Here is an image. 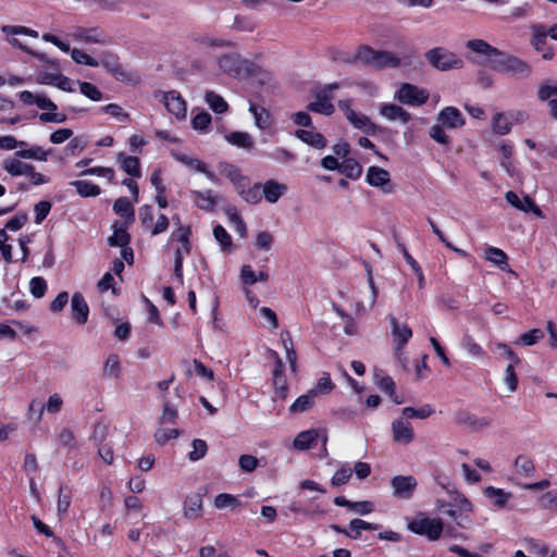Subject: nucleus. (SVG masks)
<instances>
[{
	"label": "nucleus",
	"mask_w": 557,
	"mask_h": 557,
	"mask_svg": "<svg viewBox=\"0 0 557 557\" xmlns=\"http://www.w3.org/2000/svg\"><path fill=\"white\" fill-rule=\"evenodd\" d=\"M18 98L26 106L36 104L39 109L47 111L38 115L41 123H64L67 119L65 114L55 112L58 106L44 92L34 94L23 90L18 94Z\"/></svg>",
	"instance_id": "obj_1"
},
{
	"label": "nucleus",
	"mask_w": 557,
	"mask_h": 557,
	"mask_svg": "<svg viewBox=\"0 0 557 557\" xmlns=\"http://www.w3.org/2000/svg\"><path fill=\"white\" fill-rule=\"evenodd\" d=\"M347 62H360L367 66H371L377 70L389 67H398L400 59L394 53L385 50H374L369 46H361L355 57Z\"/></svg>",
	"instance_id": "obj_2"
},
{
	"label": "nucleus",
	"mask_w": 557,
	"mask_h": 557,
	"mask_svg": "<svg viewBox=\"0 0 557 557\" xmlns=\"http://www.w3.org/2000/svg\"><path fill=\"white\" fill-rule=\"evenodd\" d=\"M220 70L234 78L244 79L256 75L259 67L236 52L225 53L218 59Z\"/></svg>",
	"instance_id": "obj_3"
},
{
	"label": "nucleus",
	"mask_w": 557,
	"mask_h": 557,
	"mask_svg": "<svg viewBox=\"0 0 557 557\" xmlns=\"http://www.w3.org/2000/svg\"><path fill=\"white\" fill-rule=\"evenodd\" d=\"M492 70L521 79H527L532 74V66L527 61L502 51V55L494 59Z\"/></svg>",
	"instance_id": "obj_4"
},
{
	"label": "nucleus",
	"mask_w": 557,
	"mask_h": 557,
	"mask_svg": "<svg viewBox=\"0 0 557 557\" xmlns=\"http://www.w3.org/2000/svg\"><path fill=\"white\" fill-rule=\"evenodd\" d=\"M407 528L418 535L425 536L429 541H437L444 531L441 519L429 518L424 513L417 515Z\"/></svg>",
	"instance_id": "obj_5"
},
{
	"label": "nucleus",
	"mask_w": 557,
	"mask_h": 557,
	"mask_svg": "<svg viewBox=\"0 0 557 557\" xmlns=\"http://www.w3.org/2000/svg\"><path fill=\"white\" fill-rule=\"evenodd\" d=\"M424 57L433 67L440 71L461 69L463 66V61L460 58L443 47L429 50Z\"/></svg>",
	"instance_id": "obj_6"
},
{
	"label": "nucleus",
	"mask_w": 557,
	"mask_h": 557,
	"mask_svg": "<svg viewBox=\"0 0 557 557\" xmlns=\"http://www.w3.org/2000/svg\"><path fill=\"white\" fill-rule=\"evenodd\" d=\"M394 98L403 104L420 107L428 101L429 92L424 88H420L409 83H404L396 91Z\"/></svg>",
	"instance_id": "obj_7"
},
{
	"label": "nucleus",
	"mask_w": 557,
	"mask_h": 557,
	"mask_svg": "<svg viewBox=\"0 0 557 557\" xmlns=\"http://www.w3.org/2000/svg\"><path fill=\"white\" fill-rule=\"evenodd\" d=\"M466 48L471 52L483 57V60L476 62L490 69H492V64H494V59H497L498 55H502V50L491 46L483 39H470L466 42Z\"/></svg>",
	"instance_id": "obj_8"
},
{
	"label": "nucleus",
	"mask_w": 557,
	"mask_h": 557,
	"mask_svg": "<svg viewBox=\"0 0 557 557\" xmlns=\"http://www.w3.org/2000/svg\"><path fill=\"white\" fill-rule=\"evenodd\" d=\"M530 44L533 49L542 53L544 60H552L555 55L554 48L547 45V35L545 34V25L541 23L532 24Z\"/></svg>",
	"instance_id": "obj_9"
},
{
	"label": "nucleus",
	"mask_w": 557,
	"mask_h": 557,
	"mask_svg": "<svg viewBox=\"0 0 557 557\" xmlns=\"http://www.w3.org/2000/svg\"><path fill=\"white\" fill-rule=\"evenodd\" d=\"M417 485L418 482L412 475H396L391 480L393 495L401 499H410Z\"/></svg>",
	"instance_id": "obj_10"
},
{
	"label": "nucleus",
	"mask_w": 557,
	"mask_h": 557,
	"mask_svg": "<svg viewBox=\"0 0 557 557\" xmlns=\"http://www.w3.org/2000/svg\"><path fill=\"white\" fill-rule=\"evenodd\" d=\"M319 438H321L323 446H325L327 442V434L325 430H306L295 437L293 446L295 449L306 450L311 448Z\"/></svg>",
	"instance_id": "obj_11"
},
{
	"label": "nucleus",
	"mask_w": 557,
	"mask_h": 557,
	"mask_svg": "<svg viewBox=\"0 0 557 557\" xmlns=\"http://www.w3.org/2000/svg\"><path fill=\"white\" fill-rule=\"evenodd\" d=\"M366 181L370 186L380 188L385 194L393 191L391 175L388 171L382 168L370 166L367 171Z\"/></svg>",
	"instance_id": "obj_12"
},
{
	"label": "nucleus",
	"mask_w": 557,
	"mask_h": 557,
	"mask_svg": "<svg viewBox=\"0 0 557 557\" xmlns=\"http://www.w3.org/2000/svg\"><path fill=\"white\" fill-rule=\"evenodd\" d=\"M392 435L395 443L408 445L414 438V431L408 420L399 418L392 422Z\"/></svg>",
	"instance_id": "obj_13"
},
{
	"label": "nucleus",
	"mask_w": 557,
	"mask_h": 557,
	"mask_svg": "<svg viewBox=\"0 0 557 557\" xmlns=\"http://www.w3.org/2000/svg\"><path fill=\"white\" fill-rule=\"evenodd\" d=\"M437 122L450 129L460 128L466 123L463 115L456 107L442 109L437 114Z\"/></svg>",
	"instance_id": "obj_14"
},
{
	"label": "nucleus",
	"mask_w": 557,
	"mask_h": 557,
	"mask_svg": "<svg viewBox=\"0 0 557 557\" xmlns=\"http://www.w3.org/2000/svg\"><path fill=\"white\" fill-rule=\"evenodd\" d=\"M162 100L164 102L166 110L171 114L175 115L177 119L185 117L186 103L177 91L171 90V91L164 92L162 96Z\"/></svg>",
	"instance_id": "obj_15"
},
{
	"label": "nucleus",
	"mask_w": 557,
	"mask_h": 557,
	"mask_svg": "<svg viewBox=\"0 0 557 557\" xmlns=\"http://www.w3.org/2000/svg\"><path fill=\"white\" fill-rule=\"evenodd\" d=\"M193 200L195 205L203 211L211 212L214 210L218 205L219 196L213 193L211 189H207L203 191L200 190H191Z\"/></svg>",
	"instance_id": "obj_16"
},
{
	"label": "nucleus",
	"mask_w": 557,
	"mask_h": 557,
	"mask_svg": "<svg viewBox=\"0 0 557 557\" xmlns=\"http://www.w3.org/2000/svg\"><path fill=\"white\" fill-rule=\"evenodd\" d=\"M456 422L460 425H465L472 431H480L491 424V419L487 417L478 418L468 411H459L456 414Z\"/></svg>",
	"instance_id": "obj_17"
},
{
	"label": "nucleus",
	"mask_w": 557,
	"mask_h": 557,
	"mask_svg": "<svg viewBox=\"0 0 557 557\" xmlns=\"http://www.w3.org/2000/svg\"><path fill=\"white\" fill-rule=\"evenodd\" d=\"M72 318L79 324L88 320L89 307L81 293H75L71 299Z\"/></svg>",
	"instance_id": "obj_18"
},
{
	"label": "nucleus",
	"mask_w": 557,
	"mask_h": 557,
	"mask_svg": "<svg viewBox=\"0 0 557 557\" xmlns=\"http://www.w3.org/2000/svg\"><path fill=\"white\" fill-rule=\"evenodd\" d=\"M380 114L388 121H399L403 124H407L411 120L409 112L394 103H383L380 108Z\"/></svg>",
	"instance_id": "obj_19"
},
{
	"label": "nucleus",
	"mask_w": 557,
	"mask_h": 557,
	"mask_svg": "<svg viewBox=\"0 0 557 557\" xmlns=\"http://www.w3.org/2000/svg\"><path fill=\"white\" fill-rule=\"evenodd\" d=\"M505 199L507 200V202L509 205H511L512 207H515L521 211H524V212L532 211V212L536 213L537 215L541 214V210L535 205L533 199L529 196H524L523 199H520V197L515 191L509 190L506 193Z\"/></svg>",
	"instance_id": "obj_20"
},
{
	"label": "nucleus",
	"mask_w": 557,
	"mask_h": 557,
	"mask_svg": "<svg viewBox=\"0 0 557 557\" xmlns=\"http://www.w3.org/2000/svg\"><path fill=\"white\" fill-rule=\"evenodd\" d=\"M261 190L268 202L275 203L286 194L287 186L274 180H268L264 184H261Z\"/></svg>",
	"instance_id": "obj_21"
},
{
	"label": "nucleus",
	"mask_w": 557,
	"mask_h": 557,
	"mask_svg": "<svg viewBox=\"0 0 557 557\" xmlns=\"http://www.w3.org/2000/svg\"><path fill=\"white\" fill-rule=\"evenodd\" d=\"M389 322L392 324V333H393V336L395 338V341L397 342V348H396V354L398 355L399 351L403 349V347L407 344V342L411 338L412 336V331L411 329L404 324V325H400L397 321V319L393 315L389 317Z\"/></svg>",
	"instance_id": "obj_22"
},
{
	"label": "nucleus",
	"mask_w": 557,
	"mask_h": 557,
	"mask_svg": "<svg viewBox=\"0 0 557 557\" xmlns=\"http://www.w3.org/2000/svg\"><path fill=\"white\" fill-rule=\"evenodd\" d=\"M117 161L125 173L132 177H141L140 161L137 157L126 156L121 152L117 154Z\"/></svg>",
	"instance_id": "obj_23"
},
{
	"label": "nucleus",
	"mask_w": 557,
	"mask_h": 557,
	"mask_svg": "<svg viewBox=\"0 0 557 557\" xmlns=\"http://www.w3.org/2000/svg\"><path fill=\"white\" fill-rule=\"evenodd\" d=\"M73 37L76 40H82L87 44H104L106 36L98 28H76L73 33Z\"/></svg>",
	"instance_id": "obj_24"
},
{
	"label": "nucleus",
	"mask_w": 557,
	"mask_h": 557,
	"mask_svg": "<svg viewBox=\"0 0 557 557\" xmlns=\"http://www.w3.org/2000/svg\"><path fill=\"white\" fill-rule=\"evenodd\" d=\"M436 482L447 493L455 494L454 499L458 504L459 509L461 511H471L472 510L471 503L462 494H459L457 491H455L454 485L449 482V480L447 478L437 476Z\"/></svg>",
	"instance_id": "obj_25"
},
{
	"label": "nucleus",
	"mask_w": 557,
	"mask_h": 557,
	"mask_svg": "<svg viewBox=\"0 0 557 557\" xmlns=\"http://www.w3.org/2000/svg\"><path fill=\"white\" fill-rule=\"evenodd\" d=\"M349 114L348 121L354 127L369 135L376 133L377 126L367 115L357 112H350Z\"/></svg>",
	"instance_id": "obj_26"
},
{
	"label": "nucleus",
	"mask_w": 557,
	"mask_h": 557,
	"mask_svg": "<svg viewBox=\"0 0 557 557\" xmlns=\"http://www.w3.org/2000/svg\"><path fill=\"white\" fill-rule=\"evenodd\" d=\"M295 136L315 149H322L326 146V139L321 133L297 129Z\"/></svg>",
	"instance_id": "obj_27"
},
{
	"label": "nucleus",
	"mask_w": 557,
	"mask_h": 557,
	"mask_svg": "<svg viewBox=\"0 0 557 557\" xmlns=\"http://www.w3.org/2000/svg\"><path fill=\"white\" fill-rule=\"evenodd\" d=\"M515 474L533 478L535 474V466L533 460L527 455H519L513 463Z\"/></svg>",
	"instance_id": "obj_28"
},
{
	"label": "nucleus",
	"mask_w": 557,
	"mask_h": 557,
	"mask_svg": "<svg viewBox=\"0 0 557 557\" xmlns=\"http://www.w3.org/2000/svg\"><path fill=\"white\" fill-rule=\"evenodd\" d=\"M2 168L12 176L26 175L33 170V165L22 162L17 157L4 160Z\"/></svg>",
	"instance_id": "obj_29"
},
{
	"label": "nucleus",
	"mask_w": 557,
	"mask_h": 557,
	"mask_svg": "<svg viewBox=\"0 0 557 557\" xmlns=\"http://www.w3.org/2000/svg\"><path fill=\"white\" fill-rule=\"evenodd\" d=\"M202 512V498L200 494H193L188 496L184 505V515L186 518L195 520L201 517Z\"/></svg>",
	"instance_id": "obj_30"
},
{
	"label": "nucleus",
	"mask_w": 557,
	"mask_h": 557,
	"mask_svg": "<svg viewBox=\"0 0 557 557\" xmlns=\"http://www.w3.org/2000/svg\"><path fill=\"white\" fill-rule=\"evenodd\" d=\"M240 278L245 285H253L257 282H267L269 274L267 271H260L256 274L251 265L244 264L240 269Z\"/></svg>",
	"instance_id": "obj_31"
},
{
	"label": "nucleus",
	"mask_w": 557,
	"mask_h": 557,
	"mask_svg": "<svg viewBox=\"0 0 557 557\" xmlns=\"http://www.w3.org/2000/svg\"><path fill=\"white\" fill-rule=\"evenodd\" d=\"M317 396L309 389L306 394L300 395L289 407L292 413H302L309 411L314 405Z\"/></svg>",
	"instance_id": "obj_32"
},
{
	"label": "nucleus",
	"mask_w": 557,
	"mask_h": 557,
	"mask_svg": "<svg viewBox=\"0 0 557 557\" xmlns=\"http://www.w3.org/2000/svg\"><path fill=\"white\" fill-rule=\"evenodd\" d=\"M114 212L132 223L135 220V213L132 202L126 197H120L113 205Z\"/></svg>",
	"instance_id": "obj_33"
},
{
	"label": "nucleus",
	"mask_w": 557,
	"mask_h": 557,
	"mask_svg": "<svg viewBox=\"0 0 557 557\" xmlns=\"http://www.w3.org/2000/svg\"><path fill=\"white\" fill-rule=\"evenodd\" d=\"M227 143L243 149H251L255 145L252 137L246 132H232L225 136Z\"/></svg>",
	"instance_id": "obj_34"
},
{
	"label": "nucleus",
	"mask_w": 557,
	"mask_h": 557,
	"mask_svg": "<svg viewBox=\"0 0 557 557\" xmlns=\"http://www.w3.org/2000/svg\"><path fill=\"white\" fill-rule=\"evenodd\" d=\"M9 42L13 47L18 48L22 51H24V52H26V53L37 58L39 61L48 63L50 66H52L54 69L59 67V61L58 60L50 59L46 53H41V52H38V51H35V50L28 48L27 46L23 45L18 39L11 38V39H9Z\"/></svg>",
	"instance_id": "obj_35"
},
{
	"label": "nucleus",
	"mask_w": 557,
	"mask_h": 557,
	"mask_svg": "<svg viewBox=\"0 0 557 557\" xmlns=\"http://www.w3.org/2000/svg\"><path fill=\"white\" fill-rule=\"evenodd\" d=\"M249 111L253 114L255 123L260 129H267L271 126L272 116L267 109L250 103Z\"/></svg>",
	"instance_id": "obj_36"
},
{
	"label": "nucleus",
	"mask_w": 557,
	"mask_h": 557,
	"mask_svg": "<svg viewBox=\"0 0 557 557\" xmlns=\"http://www.w3.org/2000/svg\"><path fill=\"white\" fill-rule=\"evenodd\" d=\"M376 385L377 387L384 392L385 394H387L395 404L399 405L403 403V399H400L397 395H396V385H395V382L394 380L388 376V375H382V376H379L376 375Z\"/></svg>",
	"instance_id": "obj_37"
},
{
	"label": "nucleus",
	"mask_w": 557,
	"mask_h": 557,
	"mask_svg": "<svg viewBox=\"0 0 557 557\" xmlns=\"http://www.w3.org/2000/svg\"><path fill=\"white\" fill-rule=\"evenodd\" d=\"M484 258L486 261L495 264L500 270H505L508 265L507 255L502 249L496 247H488L485 250Z\"/></svg>",
	"instance_id": "obj_38"
},
{
	"label": "nucleus",
	"mask_w": 557,
	"mask_h": 557,
	"mask_svg": "<svg viewBox=\"0 0 557 557\" xmlns=\"http://www.w3.org/2000/svg\"><path fill=\"white\" fill-rule=\"evenodd\" d=\"M349 529L352 533H346V536L357 540L360 537L361 531H373L379 529V524L367 522L362 519H352L349 522Z\"/></svg>",
	"instance_id": "obj_39"
},
{
	"label": "nucleus",
	"mask_w": 557,
	"mask_h": 557,
	"mask_svg": "<svg viewBox=\"0 0 557 557\" xmlns=\"http://www.w3.org/2000/svg\"><path fill=\"white\" fill-rule=\"evenodd\" d=\"M484 494L486 497L492 499L494 506L498 508H504L511 497L510 493L505 492L502 488H496L494 486H488L485 488Z\"/></svg>",
	"instance_id": "obj_40"
},
{
	"label": "nucleus",
	"mask_w": 557,
	"mask_h": 557,
	"mask_svg": "<svg viewBox=\"0 0 557 557\" xmlns=\"http://www.w3.org/2000/svg\"><path fill=\"white\" fill-rule=\"evenodd\" d=\"M70 185L74 186L82 197H96L101 193L100 187L89 181H73Z\"/></svg>",
	"instance_id": "obj_41"
},
{
	"label": "nucleus",
	"mask_w": 557,
	"mask_h": 557,
	"mask_svg": "<svg viewBox=\"0 0 557 557\" xmlns=\"http://www.w3.org/2000/svg\"><path fill=\"white\" fill-rule=\"evenodd\" d=\"M339 172L350 180H357L362 174V166L355 159H345L341 163Z\"/></svg>",
	"instance_id": "obj_42"
},
{
	"label": "nucleus",
	"mask_w": 557,
	"mask_h": 557,
	"mask_svg": "<svg viewBox=\"0 0 557 557\" xmlns=\"http://www.w3.org/2000/svg\"><path fill=\"white\" fill-rule=\"evenodd\" d=\"M72 492L67 485L61 484L58 494L57 510L58 515L62 517L65 515L71 506Z\"/></svg>",
	"instance_id": "obj_43"
},
{
	"label": "nucleus",
	"mask_w": 557,
	"mask_h": 557,
	"mask_svg": "<svg viewBox=\"0 0 557 557\" xmlns=\"http://www.w3.org/2000/svg\"><path fill=\"white\" fill-rule=\"evenodd\" d=\"M113 234L108 238V244L112 247L127 246L131 242V236L123 226L113 225Z\"/></svg>",
	"instance_id": "obj_44"
},
{
	"label": "nucleus",
	"mask_w": 557,
	"mask_h": 557,
	"mask_svg": "<svg viewBox=\"0 0 557 557\" xmlns=\"http://www.w3.org/2000/svg\"><path fill=\"white\" fill-rule=\"evenodd\" d=\"M121 375V363L120 358L115 354H111L108 356L104 364H103V376L119 379Z\"/></svg>",
	"instance_id": "obj_45"
},
{
	"label": "nucleus",
	"mask_w": 557,
	"mask_h": 557,
	"mask_svg": "<svg viewBox=\"0 0 557 557\" xmlns=\"http://www.w3.org/2000/svg\"><path fill=\"white\" fill-rule=\"evenodd\" d=\"M206 102L215 113H224L228 110V104L224 98L214 91H207L205 96Z\"/></svg>",
	"instance_id": "obj_46"
},
{
	"label": "nucleus",
	"mask_w": 557,
	"mask_h": 557,
	"mask_svg": "<svg viewBox=\"0 0 557 557\" xmlns=\"http://www.w3.org/2000/svg\"><path fill=\"white\" fill-rule=\"evenodd\" d=\"M461 346L473 358L483 359L485 356L483 348L469 334L462 337Z\"/></svg>",
	"instance_id": "obj_47"
},
{
	"label": "nucleus",
	"mask_w": 557,
	"mask_h": 557,
	"mask_svg": "<svg viewBox=\"0 0 557 557\" xmlns=\"http://www.w3.org/2000/svg\"><path fill=\"white\" fill-rule=\"evenodd\" d=\"M335 387L330 373L323 372L322 376L318 380L315 386L311 388V393L315 396L330 394Z\"/></svg>",
	"instance_id": "obj_48"
},
{
	"label": "nucleus",
	"mask_w": 557,
	"mask_h": 557,
	"mask_svg": "<svg viewBox=\"0 0 557 557\" xmlns=\"http://www.w3.org/2000/svg\"><path fill=\"white\" fill-rule=\"evenodd\" d=\"M15 157L22 159H34L38 161H46L48 158V152L45 151L41 147L34 146L28 149H21L14 153Z\"/></svg>",
	"instance_id": "obj_49"
},
{
	"label": "nucleus",
	"mask_w": 557,
	"mask_h": 557,
	"mask_svg": "<svg viewBox=\"0 0 557 557\" xmlns=\"http://www.w3.org/2000/svg\"><path fill=\"white\" fill-rule=\"evenodd\" d=\"M493 131L499 135H506L511 129V122L509 117L503 113H496L492 121Z\"/></svg>",
	"instance_id": "obj_50"
},
{
	"label": "nucleus",
	"mask_w": 557,
	"mask_h": 557,
	"mask_svg": "<svg viewBox=\"0 0 557 557\" xmlns=\"http://www.w3.org/2000/svg\"><path fill=\"white\" fill-rule=\"evenodd\" d=\"M307 109L311 112L332 115L335 111L334 104L332 102L322 101L319 98H315L314 101L310 102L307 106Z\"/></svg>",
	"instance_id": "obj_51"
},
{
	"label": "nucleus",
	"mask_w": 557,
	"mask_h": 557,
	"mask_svg": "<svg viewBox=\"0 0 557 557\" xmlns=\"http://www.w3.org/2000/svg\"><path fill=\"white\" fill-rule=\"evenodd\" d=\"M240 503L238 498L231 494L221 493L216 495L214 498V507L218 509H223L227 507L235 508L238 507Z\"/></svg>",
	"instance_id": "obj_52"
},
{
	"label": "nucleus",
	"mask_w": 557,
	"mask_h": 557,
	"mask_svg": "<svg viewBox=\"0 0 557 557\" xmlns=\"http://www.w3.org/2000/svg\"><path fill=\"white\" fill-rule=\"evenodd\" d=\"M63 400L58 394H53L49 397L48 403L45 406H39L38 408V420L41 418L44 410L46 409L48 412L57 413L62 408Z\"/></svg>",
	"instance_id": "obj_53"
},
{
	"label": "nucleus",
	"mask_w": 557,
	"mask_h": 557,
	"mask_svg": "<svg viewBox=\"0 0 557 557\" xmlns=\"http://www.w3.org/2000/svg\"><path fill=\"white\" fill-rule=\"evenodd\" d=\"M242 198L250 205L259 203L262 199L261 183L249 186L245 193H242Z\"/></svg>",
	"instance_id": "obj_54"
},
{
	"label": "nucleus",
	"mask_w": 557,
	"mask_h": 557,
	"mask_svg": "<svg viewBox=\"0 0 557 557\" xmlns=\"http://www.w3.org/2000/svg\"><path fill=\"white\" fill-rule=\"evenodd\" d=\"M352 470L347 465L342 466L332 476L331 484L333 486H341L346 484L351 478Z\"/></svg>",
	"instance_id": "obj_55"
},
{
	"label": "nucleus",
	"mask_w": 557,
	"mask_h": 557,
	"mask_svg": "<svg viewBox=\"0 0 557 557\" xmlns=\"http://www.w3.org/2000/svg\"><path fill=\"white\" fill-rule=\"evenodd\" d=\"M191 446H193V450L189 451V454H188V458L191 461H198L206 456L208 446L203 440H199V438L194 440L191 443Z\"/></svg>",
	"instance_id": "obj_56"
},
{
	"label": "nucleus",
	"mask_w": 557,
	"mask_h": 557,
	"mask_svg": "<svg viewBox=\"0 0 557 557\" xmlns=\"http://www.w3.org/2000/svg\"><path fill=\"white\" fill-rule=\"evenodd\" d=\"M188 165L194 166L198 172L203 173L206 177L213 184L220 185V178L208 169L206 163L201 162L198 159H189Z\"/></svg>",
	"instance_id": "obj_57"
},
{
	"label": "nucleus",
	"mask_w": 557,
	"mask_h": 557,
	"mask_svg": "<svg viewBox=\"0 0 557 557\" xmlns=\"http://www.w3.org/2000/svg\"><path fill=\"white\" fill-rule=\"evenodd\" d=\"M495 350L497 351V354L500 358H505V359L509 360V363L519 364L521 362L520 358L505 343H497L495 345Z\"/></svg>",
	"instance_id": "obj_58"
},
{
	"label": "nucleus",
	"mask_w": 557,
	"mask_h": 557,
	"mask_svg": "<svg viewBox=\"0 0 557 557\" xmlns=\"http://www.w3.org/2000/svg\"><path fill=\"white\" fill-rule=\"evenodd\" d=\"M71 57L73 61L78 64H85L92 67H97L99 65V62L96 59L76 48L71 50Z\"/></svg>",
	"instance_id": "obj_59"
},
{
	"label": "nucleus",
	"mask_w": 557,
	"mask_h": 557,
	"mask_svg": "<svg viewBox=\"0 0 557 557\" xmlns=\"http://www.w3.org/2000/svg\"><path fill=\"white\" fill-rule=\"evenodd\" d=\"M213 236L223 249L232 247V237L222 225L214 226Z\"/></svg>",
	"instance_id": "obj_60"
},
{
	"label": "nucleus",
	"mask_w": 557,
	"mask_h": 557,
	"mask_svg": "<svg viewBox=\"0 0 557 557\" xmlns=\"http://www.w3.org/2000/svg\"><path fill=\"white\" fill-rule=\"evenodd\" d=\"M81 92L94 101H100L102 99V92L91 83L82 82L79 83Z\"/></svg>",
	"instance_id": "obj_61"
},
{
	"label": "nucleus",
	"mask_w": 557,
	"mask_h": 557,
	"mask_svg": "<svg viewBox=\"0 0 557 557\" xmlns=\"http://www.w3.org/2000/svg\"><path fill=\"white\" fill-rule=\"evenodd\" d=\"M218 168L220 174L227 177L231 183L238 180V177L243 175L237 166L227 162L219 163Z\"/></svg>",
	"instance_id": "obj_62"
},
{
	"label": "nucleus",
	"mask_w": 557,
	"mask_h": 557,
	"mask_svg": "<svg viewBox=\"0 0 557 557\" xmlns=\"http://www.w3.org/2000/svg\"><path fill=\"white\" fill-rule=\"evenodd\" d=\"M29 289L35 298H41L47 290V283L40 276L33 277L29 282Z\"/></svg>",
	"instance_id": "obj_63"
},
{
	"label": "nucleus",
	"mask_w": 557,
	"mask_h": 557,
	"mask_svg": "<svg viewBox=\"0 0 557 557\" xmlns=\"http://www.w3.org/2000/svg\"><path fill=\"white\" fill-rule=\"evenodd\" d=\"M445 126L441 123L433 125L430 128L429 135L432 139H434L436 143L442 145H448L450 143L449 136L446 135L444 131Z\"/></svg>",
	"instance_id": "obj_64"
}]
</instances>
